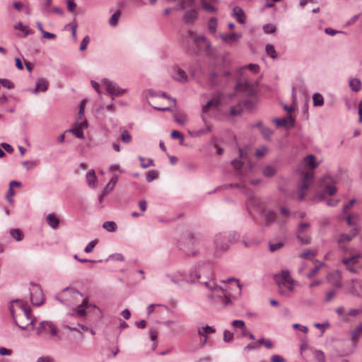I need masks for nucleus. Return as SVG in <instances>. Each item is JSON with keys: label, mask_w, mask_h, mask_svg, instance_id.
I'll list each match as a JSON object with an SVG mask.
<instances>
[{"label": "nucleus", "mask_w": 362, "mask_h": 362, "mask_svg": "<svg viewBox=\"0 0 362 362\" xmlns=\"http://www.w3.org/2000/svg\"><path fill=\"white\" fill-rule=\"evenodd\" d=\"M279 293L285 297H288L290 293L293 291V286L292 285H278Z\"/></svg>", "instance_id": "bb28decb"}, {"label": "nucleus", "mask_w": 362, "mask_h": 362, "mask_svg": "<svg viewBox=\"0 0 362 362\" xmlns=\"http://www.w3.org/2000/svg\"><path fill=\"white\" fill-rule=\"evenodd\" d=\"M258 344L264 346L268 349H271L274 347L273 342L270 339H265L264 337L259 339Z\"/></svg>", "instance_id": "ea45409f"}, {"label": "nucleus", "mask_w": 362, "mask_h": 362, "mask_svg": "<svg viewBox=\"0 0 362 362\" xmlns=\"http://www.w3.org/2000/svg\"><path fill=\"white\" fill-rule=\"evenodd\" d=\"M30 285L33 286V288L30 291V300L35 305H40L45 300L44 295L39 285L30 282Z\"/></svg>", "instance_id": "0eeeda50"}, {"label": "nucleus", "mask_w": 362, "mask_h": 362, "mask_svg": "<svg viewBox=\"0 0 362 362\" xmlns=\"http://www.w3.org/2000/svg\"><path fill=\"white\" fill-rule=\"evenodd\" d=\"M241 37L242 34L238 33L221 35V38L222 40L228 44H231L233 42H236Z\"/></svg>", "instance_id": "412c9836"}, {"label": "nucleus", "mask_w": 362, "mask_h": 362, "mask_svg": "<svg viewBox=\"0 0 362 362\" xmlns=\"http://www.w3.org/2000/svg\"><path fill=\"white\" fill-rule=\"evenodd\" d=\"M267 151H268V149L266 146H262L261 148H257L256 150L255 156L257 158H262L266 155V153H267Z\"/></svg>", "instance_id": "4d7b16f0"}, {"label": "nucleus", "mask_w": 362, "mask_h": 362, "mask_svg": "<svg viewBox=\"0 0 362 362\" xmlns=\"http://www.w3.org/2000/svg\"><path fill=\"white\" fill-rule=\"evenodd\" d=\"M263 30L265 33L272 34L275 33L276 26L272 24H266L263 26Z\"/></svg>", "instance_id": "5fc2aeb1"}, {"label": "nucleus", "mask_w": 362, "mask_h": 362, "mask_svg": "<svg viewBox=\"0 0 362 362\" xmlns=\"http://www.w3.org/2000/svg\"><path fill=\"white\" fill-rule=\"evenodd\" d=\"M92 305L89 303L87 298L83 299L82 303L75 308V311L80 317H84L86 315V309L91 307Z\"/></svg>", "instance_id": "b1692460"}, {"label": "nucleus", "mask_w": 362, "mask_h": 362, "mask_svg": "<svg viewBox=\"0 0 362 362\" xmlns=\"http://www.w3.org/2000/svg\"><path fill=\"white\" fill-rule=\"evenodd\" d=\"M198 18V13L196 10L191 9L187 11L183 16V21L185 23H192Z\"/></svg>", "instance_id": "4be33fe9"}, {"label": "nucleus", "mask_w": 362, "mask_h": 362, "mask_svg": "<svg viewBox=\"0 0 362 362\" xmlns=\"http://www.w3.org/2000/svg\"><path fill=\"white\" fill-rule=\"evenodd\" d=\"M87 127L88 123L85 120L81 122H76L73 127L69 131L72 132L76 137L83 139H84V134L82 130L86 129Z\"/></svg>", "instance_id": "9b49d317"}, {"label": "nucleus", "mask_w": 362, "mask_h": 362, "mask_svg": "<svg viewBox=\"0 0 362 362\" xmlns=\"http://www.w3.org/2000/svg\"><path fill=\"white\" fill-rule=\"evenodd\" d=\"M349 291L351 294L359 296L362 294V279L351 280L349 286Z\"/></svg>", "instance_id": "dca6fc26"}, {"label": "nucleus", "mask_w": 362, "mask_h": 362, "mask_svg": "<svg viewBox=\"0 0 362 362\" xmlns=\"http://www.w3.org/2000/svg\"><path fill=\"white\" fill-rule=\"evenodd\" d=\"M173 77L175 80L180 83H186L188 79L186 72L180 68H176L175 69Z\"/></svg>", "instance_id": "5701e85b"}, {"label": "nucleus", "mask_w": 362, "mask_h": 362, "mask_svg": "<svg viewBox=\"0 0 362 362\" xmlns=\"http://www.w3.org/2000/svg\"><path fill=\"white\" fill-rule=\"evenodd\" d=\"M222 94L220 92L216 93V97L209 100L205 105L203 106V112H208L211 108H217L221 103Z\"/></svg>", "instance_id": "f8f14e48"}, {"label": "nucleus", "mask_w": 362, "mask_h": 362, "mask_svg": "<svg viewBox=\"0 0 362 362\" xmlns=\"http://www.w3.org/2000/svg\"><path fill=\"white\" fill-rule=\"evenodd\" d=\"M149 334H150V338L153 342V349H155L157 346V343L156 341L158 337V332L156 329H151L149 331Z\"/></svg>", "instance_id": "3c124183"}, {"label": "nucleus", "mask_w": 362, "mask_h": 362, "mask_svg": "<svg viewBox=\"0 0 362 362\" xmlns=\"http://www.w3.org/2000/svg\"><path fill=\"white\" fill-rule=\"evenodd\" d=\"M194 44H195L196 47H198L199 46V44L200 42H204L205 44V46H206V51L207 52H209L211 49V45L210 43L207 41L206 37L204 35H199L198 37H197L196 38L194 39Z\"/></svg>", "instance_id": "c85d7f7f"}, {"label": "nucleus", "mask_w": 362, "mask_h": 362, "mask_svg": "<svg viewBox=\"0 0 362 362\" xmlns=\"http://www.w3.org/2000/svg\"><path fill=\"white\" fill-rule=\"evenodd\" d=\"M315 253L310 250H307L300 254V257L302 259H309L311 256H315Z\"/></svg>", "instance_id": "69168bd1"}, {"label": "nucleus", "mask_w": 362, "mask_h": 362, "mask_svg": "<svg viewBox=\"0 0 362 362\" xmlns=\"http://www.w3.org/2000/svg\"><path fill=\"white\" fill-rule=\"evenodd\" d=\"M273 121L279 127H293L295 124V119L290 114L285 118H274Z\"/></svg>", "instance_id": "2eb2a0df"}, {"label": "nucleus", "mask_w": 362, "mask_h": 362, "mask_svg": "<svg viewBox=\"0 0 362 362\" xmlns=\"http://www.w3.org/2000/svg\"><path fill=\"white\" fill-rule=\"evenodd\" d=\"M232 325L233 327V328L235 329H238V328H240V329H245V322L243 320H235L232 322Z\"/></svg>", "instance_id": "680f3d73"}, {"label": "nucleus", "mask_w": 362, "mask_h": 362, "mask_svg": "<svg viewBox=\"0 0 362 362\" xmlns=\"http://www.w3.org/2000/svg\"><path fill=\"white\" fill-rule=\"evenodd\" d=\"M171 137L173 139H180L181 144L184 141V135L177 130H174L171 132Z\"/></svg>", "instance_id": "052dcab7"}, {"label": "nucleus", "mask_w": 362, "mask_h": 362, "mask_svg": "<svg viewBox=\"0 0 362 362\" xmlns=\"http://www.w3.org/2000/svg\"><path fill=\"white\" fill-rule=\"evenodd\" d=\"M243 108L241 104L237 106H233L230 108V115L233 116H239L242 114Z\"/></svg>", "instance_id": "79ce46f5"}, {"label": "nucleus", "mask_w": 362, "mask_h": 362, "mask_svg": "<svg viewBox=\"0 0 362 362\" xmlns=\"http://www.w3.org/2000/svg\"><path fill=\"white\" fill-rule=\"evenodd\" d=\"M211 268L209 264L202 263L198 265V267H194L191 269L189 272V279L191 283L199 279L202 275H204L207 272H211Z\"/></svg>", "instance_id": "20e7f679"}, {"label": "nucleus", "mask_w": 362, "mask_h": 362, "mask_svg": "<svg viewBox=\"0 0 362 362\" xmlns=\"http://www.w3.org/2000/svg\"><path fill=\"white\" fill-rule=\"evenodd\" d=\"M260 132L266 139H268L273 133V132L269 128L266 127H262Z\"/></svg>", "instance_id": "0e129e2a"}, {"label": "nucleus", "mask_w": 362, "mask_h": 362, "mask_svg": "<svg viewBox=\"0 0 362 362\" xmlns=\"http://www.w3.org/2000/svg\"><path fill=\"white\" fill-rule=\"evenodd\" d=\"M139 160H140L141 166L143 168H147L148 167L154 165V161L152 158H148L147 163H144L145 158L142 156H139Z\"/></svg>", "instance_id": "49530a36"}, {"label": "nucleus", "mask_w": 362, "mask_h": 362, "mask_svg": "<svg viewBox=\"0 0 362 362\" xmlns=\"http://www.w3.org/2000/svg\"><path fill=\"white\" fill-rule=\"evenodd\" d=\"M121 16L120 10H117L115 11L110 18L109 23L111 26L115 27L118 24V21L119 17Z\"/></svg>", "instance_id": "72a5a7b5"}, {"label": "nucleus", "mask_w": 362, "mask_h": 362, "mask_svg": "<svg viewBox=\"0 0 362 362\" xmlns=\"http://www.w3.org/2000/svg\"><path fill=\"white\" fill-rule=\"evenodd\" d=\"M264 216V223L269 226L273 223L276 218V214L272 210H265L264 209L260 212Z\"/></svg>", "instance_id": "6ab92c4d"}, {"label": "nucleus", "mask_w": 362, "mask_h": 362, "mask_svg": "<svg viewBox=\"0 0 362 362\" xmlns=\"http://www.w3.org/2000/svg\"><path fill=\"white\" fill-rule=\"evenodd\" d=\"M361 336V332L358 331L357 327L351 333V339L354 343H356Z\"/></svg>", "instance_id": "603ef678"}, {"label": "nucleus", "mask_w": 362, "mask_h": 362, "mask_svg": "<svg viewBox=\"0 0 362 362\" xmlns=\"http://www.w3.org/2000/svg\"><path fill=\"white\" fill-rule=\"evenodd\" d=\"M231 164L233 166V168L238 170V174L239 175H241L240 170L243 167V161L239 158H235L231 161Z\"/></svg>", "instance_id": "a19ab883"}, {"label": "nucleus", "mask_w": 362, "mask_h": 362, "mask_svg": "<svg viewBox=\"0 0 362 362\" xmlns=\"http://www.w3.org/2000/svg\"><path fill=\"white\" fill-rule=\"evenodd\" d=\"M58 332L57 327L51 322L42 321L37 328V335L49 332L52 336H55Z\"/></svg>", "instance_id": "6e6552de"}, {"label": "nucleus", "mask_w": 362, "mask_h": 362, "mask_svg": "<svg viewBox=\"0 0 362 362\" xmlns=\"http://www.w3.org/2000/svg\"><path fill=\"white\" fill-rule=\"evenodd\" d=\"M122 140L124 143L129 144L132 141V136L127 130H124L122 133Z\"/></svg>", "instance_id": "13d9d810"}, {"label": "nucleus", "mask_w": 362, "mask_h": 362, "mask_svg": "<svg viewBox=\"0 0 362 362\" xmlns=\"http://www.w3.org/2000/svg\"><path fill=\"white\" fill-rule=\"evenodd\" d=\"M76 6L77 5L74 0H67V9L70 13H75Z\"/></svg>", "instance_id": "bf43d9fd"}, {"label": "nucleus", "mask_w": 362, "mask_h": 362, "mask_svg": "<svg viewBox=\"0 0 362 362\" xmlns=\"http://www.w3.org/2000/svg\"><path fill=\"white\" fill-rule=\"evenodd\" d=\"M252 208H256L259 213L264 209L262 201L255 196H250L247 203V210L250 214H252Z\"/></svg>", "instance_id": "9d476101"}, {"label": "nucleus", "mask_w": 362, "mask_h": 362, "mask_svg": "<svg viewBox=\"0 0 362 362\" xmlns=\"http://www.w3.org/2000/svg\"><path fill=\"white\" fill-rule=\"evenodd\" d=\"M158 173L156 170H153L148 172L146 178L147 182H151L156 180L158 177Z\"/></svg>", "instance_id": "8fccbe9b"}, {"label": "nucleus", "mask_w": 362, "mask_h": 362, "mask_svg": "<svg viewBox=\"0 0 362 362\" xmlns=\"http://www.w3.org/2000/svg\"><path fill=\"white\" fill-rule=\"evenodd\" d=\"M275 281L277 285H292L293 280L291 278L290 272L288 270H282L279 276H275Z\"/></svg>", "instance_id": "1a4fd4ad"}, {"label": "nucleus", "mask_w": 362, "mask_h": 362, "mask_svg": "<svg viewBox=\"0 0 362 362\" xmlns=\"http://www.w3.org/2000/svg\"><path fill=\"white\" fill-rule=\"evenodd\" d=\"M14 28L16 30H21L23 31L24 33H23V35H22V37H25L28 35H31L33 33V32L31 30H30L28 26L23 25L21 23H18L16 25H15Z\"/></svg>", "instance_id": "473e14b6"}, {"label": "nucleus", "mask_w": 362, "mask_h": 362, "mask_svg": "<svg viewBox=\"0 0 362 362\" xmlns=\"http://www.w3.org/2000/svg\"><path fill=\"white\" fill-rule=\"evenodd\" d=\"M284 246V243L283 242L269 243V250L272 252H274L279 250Z\"/></svg>", "instance_id": "37998d69"}, {"label": "nucleus", "mask_w": 362, "mask_h": 362, "mask_svg": "<svg viewBox=\"0 0 362 362\" xmlns=\"http://www.w3.org/2000/svg\"><path fill=\"white\" fill-rule=\"evenodd\" d=\"M0 84L8 89H12L14 88L13 83L6 78H0Z\"/></svg>", "instance_id": "6e6d98bb"}, {"label": "nucleus", "mask_w": 362, "mask_h": 362, "mask_svg": "<svg viewBox=\"0 0 362 362\" xmlns=\"http://www.w3.org/2000/svg\"><path fill=\"white\" fill-rule=\"evenodd\" d=\"M89 42H90L89 36L88 35L85 36L81 42L80 50L84 51L85 49H86Z\"/></svg>", "instance_id": "e2e57ef3"}, {"label": "nucleus", "mask_w": 362, "mask_h": 362, "mask_svg": "<svg viewBox=\"0 0 362 362\" xmlns=\"http://www.w3.org/2000/svg\"><path fill=\"white\" fill-rule=\"evenodd\" d=\"M9 310L15 324L21 329H26L30 325L35 327V319L31 316V308L26 303L18 299L13 300L9 305Z\"/></svg>", "instance_id": "f257e3e1"}, {"label": "nucleus", "mask_w": 362, "mask_h": 362, "mask_svg": "<svg viewBox=\"0 0 362 362\" xmlns=\"http://www.w3.org/2000/svg\"><path fill=\"white\" fill-rule=\"evenodd\" d=\"M266 52L267 54L272 59H276L277 57V54L275 50L274 45L268 44L266 46Z\"/></svg>", "instance_id": "c03bdc74"}, {"label": "nucleus", "mask_w": 362, "mask_h": 362, "mask_svg": "<svg viewBox=\"0 0 362 362\" xmlns=\"http://www.w3.org/2000/svg\"><path fill=\"white\" fill-rule=\"evenodd\" d=\"M240 238V235L235 231H230L228 235V243H233L236 242Z\"/></svg>", "instance_id": "09e8293b"}, {"label": "nucleus", "mask_w": 362, "mask_h": 362, "mask_svg": "<svg viewBox=\"0 0 362 362\" xmlns=\"http://www.w3.org/2000/svg\"><path fill=\"white\" fill-rule=\"evenodd\" d=\"M215 332H216V330H215L214 327L206 325L205 327L199 328V330H198V334L200 336L205 337V335H206L207 334H213Z\"/></svg>", "instance_id": "f704fd0d"}, {"label": "nucleus", "mask_w": 362, "mask_h": 362, "mask_svg": "<svg viewBox=\"0 0 362 362\" xmlns=\"http://www.w3.org/2000/svg\"><path fill=\"white\" fill-rule=\"evenodd\" d=\"M360 257L359 254L354 255L349 258H344L342 262L346 266L349 267L350 264H355L357 262L358 259Z\"/></svg>", "instance_id": "c9c22d12"}, {"label": "nucleus", "mask_w": 362, "mask_h": 362, "mask_svg": "<svg viewBox=\"0 0 362 362\" xmlns=\"http://www.w3.org/2000/svg\"><path fill=\"white\" fill-rule=\"evenodd\" d=\"M341 274L339 271H335L328 275V280L336 287H341Z\"/></svg>", "instance_id": "a211bd4d"}, {"label": "nucleus", "mask_w": 362, "mask_h": 362, "mask_svg": "<svg viewBox=\"0 0 362 362\" xmlns=\"http://www.w3.org/2000/svg\"><path fill=\"white\" fill-rule=\"evenodd\" d=\"M47 224L53 229L58 228L59 219L54 213L49 214L46 218Z\"/></svg>", "instance_id": "a878e982"}, {"label": "nucleus", "mask_w": 362, "mask_h": 362, "mask_svg": "<svg viewBox=\"0 0 362 362\" xmlns=\"http://www.w3.org/2000/svg\"><path fill=\"white\" fill-rule=\"evenodd\" d=\"M102 83L105 86L107 91L113 96H121L127 92V89L120 88L116 83L108 78H103Z\"/></svg>", "instance_id": "423d86ee"}, {"label": "nucleus", "mask_w": 362, "mask_h": 362, "mask_svg": "<svg viewBox=\"0 0 362 362\" xmlns=\"http://www.w3.org/2000/svg\"><path fill=\"white\" fill-rule=\"evenodd\" d=\"M49 83L45 78H39L35 84V88L33 89H30L29 91L35 95H37L38 93L45 92L48 88Z\"/></svg>", "instance_id": "f3484780"}, {"label": "nucleus", "mask_w": 362, "mask_h": 362, "mask_svg": "<svg viewBox=\"0 0 362 362\" xmlns=\"http://www.w3.org/2000/svg\"><path fill=\"white\" fill-rule=\"evenodd\" d=\"M202 284L210 293L206 297L212 303H221L222 304V308H226L233 304L230 294L226 289L218 286L214 279H209V280L204 281Z\"/></svg>", "instance_id": "f03ea898"}, {"label": "nucleus", "mask_w": 362, "mask_h": 362, "mask_svg": "<svg viewBox=\"0 0 362 362\" xmlns=\"http://www.w3.org/2000/svg\"><path fill=\"white\" fill-rule=\"evenodd\" d=\"M233 338V334L228 330H225L223 332V341L225 342L230 341Z\"/></svg>", "instance_id": "338daca9"}, {"label": "nucleus", "mask_w": 362, "mask_h": 362, "mask_svg": "<svg viewBox=\"0 0 362 362\" xmlns=\"http://www.w3.org/2000/svg\"><path fill=\"white\" fill-rule=\"evenodd\" d=\"M315 358L317 362H326L325 355L321 350H315L314 351Z\"/></svg>", "instance_id": "a18cd8bd"}, {"label": "nucleus", "mask_w": 362, "mask_h": 362, "mask_svg": "<svg viewBox=\"0 0 362 362\" xmlns=\"http://www.w3.org/2000/svg\"><path fill=\"white\" fill-rule=\"evenodd\" d=\"M313 174L312 173H306L303 175L301 182L299 187V191H305L310 184L311 180H313Z\"/></svg>", "instance_id": "aec40b11"}, {"label": "nucleus", "mask_w": 362, "mask_h": 362, "mask_svg": "<svg viewBox=\"0 0 362 362\" xmlns=\"http://www.w3.org/2000/svg\"><path fill=\"white\" fill-rule=\"evenodd\" d=\"M304 161L305 163L313 170L315 169L318 166V163L316 162L315 156L313 154L305 156Z\"/></svg>", "instance_id": "c756f323"}, {"label": "nucleus", "mask_w": 362, "mask_h": 362, "mask_svg": "<svg viewBox=\"0 0 362 362\" xmlns=\"http://www.w3.org/2000/svg\"><path fill=\"white\" fill-rule=\"evenodd\" d=\"M235 88L237 92H241L245 95L252 96L256 93L255 85L247 80L238 81Z\"/></svg>", "instance_id": "39448f33"}, {"label": "nucleus", "mask_w": 362, "mask_h": 362, "mask_svg": "<svg viewBox=\"0 0 362 362\" xmlns=\"http://www.w3.org/2000/svg\"><path fill=\"white\" fill-rule=\"evenodd\" d=\"M276 173V169L273 165H267L262 170L263 175L267 177H271L274 176Z\"/></svg>", "instance_id": "2f4dec72"}, {"label": "nucleus", "mask_w": 362, "mask_h": 362, "mask_svg": "<svg viewBox=\"0 0 362 362\" xmlns=\"http://www.w3.org/2000/svg\"><path fill=\"white\" fill-rule=\"evenodd\" d=\"M314 106H322L324 104V98L319 93H314L313 96Z\"/></svg>", "instance_id": "4c0bfd02"}, {"label": "nucleus", "mask_w": 362, "mask_h": 362, "mask_svg": "<svg viewBox=\"0 0 362 362\" xmlns=\"http://www.w3.org/2000/svg\"><path fill=\"white\" fill-rule=\"evenodd\" d=\"M202 6L203 8L207 12L216 13L217 11V9L214 6L211 5L205 1H202Z\"/></svg>", "instance_id": "de8ad7c7"}, {"label": "nucleus", "mask_w": 362, "mask_h": 362, "mask_svg": "<svg viewBox=\"0 0 362 362\" xmlns=\"http://www.w3.org/2000/svg\"><path fill=\"white\" fill-rule=\"evenodd\" d=\"M226 235L223 233H218L214 238L216 247L221 250H226L228 247V242L226 240Z\"/></svg>", "instance_id": "ddd939ff"}, {"label": "nucleus", "mask_w": 362, "mask_h": 362, "mask_svg": "<svg viewBox=\"0 0 362 362\" xmlns=\"http://www.w3.org/2000/svg\"><path fill=\"white\" fill-rule=\"evenodd\" d=\"M272 362H286V359L280 355H273L271 357Z\"/></svg>", "instance_id": "774afa93"}, {"label": "nucleus", "mask_w": 362, "mask_h": 362, "mask_svg": "<svg viewBox=\"0 0 362 362\" xmlns=\"http://www.w3.org/2000/svg\"><path fill=\"white\" fill-rule=\"evenodd\" d=\"M349 86L354 92H358L362 87L361 81L360 79L354 78L349 81Z\"/></svg>", "instance_id": "7c9ffc66"}, {"label": "nucleus", "mask_w": 362, "mask_h": 362, "mask_svg": "<svg viewBox=\"0 0 362 362\" xmlns=\"http://www.w3.org/2000/svg\"><path fill=\"white\" fill-rule=\"evenodd\" d=\"M10 235L17 241H21L23 239V233L18 228L11 229Z\"/></svg>", "instance_id": "58836bf2"}, {"label": "nucleus", "mask_w": 362, "mask_h": 362, "mask_svg": "<svg viewBox=\"0 0 362 362\" xmlns=\"http://www.w3.org/2000/svg\"><path fill=\"white\" fill-rule=\"evenodd\" d=\"M86 181L89 186L94 187L97 182V176L93 170H90L86 173Z\"/></svg>", "instance_id": "cd10ccee"}, {"label": "nucleus", "mask_w": 362, "mask_h": 362, "mask_svg": "<svg viewBox=\"0 0 362 362\" xmlns=\"http://www.w3.org/2000/svg\"><path fill=\"white\" fill-rule=\"evenodd\" d=\"M98 243V240H94L90 241L84 248V252L86 253H90L93 251L94 247Z\"/></svg>", "instance_id": "864d4df0"}, {"label": "nucleus", "mask_w": 362, "mask_h": 362, "mask_svg": "<svg viewBox=\"0 0 362 362\" xmlns=\"http://www.w3.org/2000/svg\"><path fill=\"white\" fill-rule=\"evenodd\" d=\"M103 228L108 232H115L117 230V224L112 221H105L103 224Z\"/></svg>", "instance_id": "e433bc0d"}, {"label": "nucleus", "mask_w": 362, "mask_h": 362, "mask_svg": "<svg viewBox=\"0 0 362 362\" xmlns=\"http://www.w3.org/2000/svg\"><path fill=\"white\" fill-rule=\"evenodd\" d=\"M233 16H235L237 21L241 23H245V14L243 10L240 6H235L233 9Z\"/></svg>", "instance_id": "393cba45"}, {"label": "nucleus", "mask_w": 362, "mask_h": 362, "mask_svg": "<svg viewBox=\"0 0 362 362\" xmlns=\"http://www.w3.org/2000/svg\"><path fill=\"white\" fill-rule=\"evenodd\" d=\"M310 225L308 223H301L296 230V237L301 245H308L311 243V238L308 233Z\"/></svg>", "instance_id": "7ed1b4c3"}, {"label": "nucleus", "mask_w": 362, "mask_h": 362, "mask_svg": "<svg viewBox=\"0 0 362 362\" xmlns=\"http://www.w3.org/2000/svg\"><path fill=\"white\" fill-rule=\"evenodd\" d=\"M358 233V230L356 228H354L350 230V232L347 234H341L339 235L337 243L338 244L342 247L344 243L350 242Z\"/></svg>", "instance_id": "4468645a"}]
</instances>
